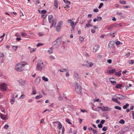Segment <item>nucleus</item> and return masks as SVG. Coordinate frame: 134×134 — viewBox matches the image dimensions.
Segmentation results:
<instances>
[{
	"instance_id": "36",
	"label": "nucleus",
	"mask_w": 134,
	"mask_h": 134,
	"mask_svg": "<svg viewBox=\"0 0 134 134\" xmlns=\"http://www.w3.org/2000/svg\"><path fill=\"white\" fill-rule=\"evenodd\" d=\"M15 100L14 99V97L13 99H11L10 102L12 104H13L14 103Z\"/></svg>"
},
{
	"instance_id": "14",
	"label": "nucleus",
	"mask_w": 134,
	"mask_h": 134,
	"mask_svg": "<svg viewBox=\"0 0 134 134\" xmlns=\"http://www.w3.org/2000/svg\"><path fill=\"white\" fill-rule=\"evenodd\" d=\"M114 79L115 80V79L113 77L110 78L109 79L110 81L111 82V83L112 84H113V85H115L116 84V81H111L112 80H114Z\"/></svg>"
},
{
	"instance_id": "25",
	"label": "nucleus",
	"mask_w": 134,
	"mask_h": 134,
	"mask_svg": "<svg viewBox=\"0 0 134 134\" xmlns=\"http://www.w3.org/2000/svg\"><path fill=\"white\" fill-rule=\"evenodd\" d=\"M93 26L92 25L90 24L89 23H88L86 24V25L85 26V28H89L90 27Z\"/></svg>"
},
{
	"instance_id": "62",
	"label": "nucleus",
	"mask_w": 134,
	"mask_h": 134,
	"mask_svg": "<svg viewBox=\"0 0 134 134\" xmlns=\"http://www.w3.org/2000/svg\"><path fill=\"white\" fill-rule=\"evenodd\" d=\"M64 130H65V129L64 127H63L62 129V132L61 134H63L64 132Z\"/></svg>"
},
{
	"instance_id": "34",
	"label": "nucleus",
	"mask_w": 134,
	"mask_h": 134,
	"mask_svg": "<svg viewBox=\"0 0 134 134\" xmlns=\"http://www.w3.org/2000/svg\"><path fill=\"white\" fill-rule=\"evenodd\" d=\"M66 121L68 123V124H71V123L70 122V120L69 119H68V118H66Z\"/></svg>"
},
{
	"instance_id": "3",
	"label": "nucleus",
	"mask_w": 134,
	"mask_h": 134,
	"mask_svg": "<svg viewBox=\"0 0 134 134\" xmlns=\"http://www.w3.org/2000/svg\"><path fill=\"white\" fill-rule=\"evenodd\" d=\"M62 41V40L61 37H59L58 38L57 40L53 42L52 46L55 47L56 48H58L60 46Z\"/></svg>"
},
{
	"instance_id": "35",
	"label": "nucleus",
	"mask_w": 134,
	"mask_h": 134,
	"mask_svg": "<svg viewBox=\"0 0 134 134\" xmlns=\"http://www.w3.org/2000/svg\"><path fill=\"white\" fill-rule=\"evenodd\" d=\"M42 97V96L41 95L37 96L35 97V99H38Z\"/></svg>"
},
{
	"instance_id": "29",
	"label": "nucleus",
	"mask_w": 134,
	"mask_h": 134,
	"mask_svg": "<svg viewBox=\"0 0 134 134\" xmlns=\"http://www.w3.org/2000/svg\"><path fill=\"white\" fill-rule=\"evenodd\" d=\"M129 104L128 103H126L125 105H124L123 107V108L124 109H126L127 108V107L129 106Z\"/></svg>"
},
{
	"instance_id": "15",
	"label": "nucleus",
	"mask_w": 134,
	"mask_h": 134,
	"mask_svg": "<svg viewBox=\"0 0 134 134\" xmlns=\"http://www.w3.org/2000/svg\"><path fill=\"white\" fill-rule=\"evenodd\" d=\"M119 99L120 100H123L126 99L127 98V96H123L122 95L119 94Z\"/></svg>"
},
{
	"instance_id": "61",
	"label": "nucleus",
	"mask_w": 134,
	"mask_h": 134,
	"mask_svg": "<svg viewBox=\"0 0 134 134\" xmlns=\"http://www.w3.org/2000/svg\"><path fill=\"white\" fill-rule=\"evenodd\" d=\"M129 64H133V60H131L129 61Z\"/></svg>"
},
{
	"instance_id": "55",
	"label": "nucleus",
	"mask_w": 134,
	"mask_h": 134,
	"mask_svg": "<svg viewBox=\"0 0 134 134\" xmlns=\"http://www.w3.org/2000/svg\"><path fill=\"white\" fill-rule=\"evenodd\" d=\"M67 71H68L67 73L66 74V76H69L70 74L69 73V70L68 69Z\"/></svg>"
},
{
	"instance_id": "31",
	"label": "nucleus",
	"mask_w": 134,
	"mask_h": 134,
	"mask_svg": "<svg viewBox=\"0 0 134 134\" xmlns=\"http://www.w3.org/2000/svg\"><path fill=\"white\" fill-rule=\"evenodd\" d=\"M114 108L117 109H118L119 110H121V108L118 106H115L114 107Z\"/></svg>"
},
{
	"instance_id": "45",
	"label": "nucleus",
	"mask_w": 134,
	"mask_h": 134,
	"mask_svg": "<svg viewBox=\"0 0 134 134\" xmlns=\"http://www.w3.org/2000/svg\"><path fill=\"white\" fill-rule=\"evenodd\" d=\"M112 100L113 101L116 102L118 100L117 99V98H112Z\"/></svg>"
},
{
	"instance_id": "42",
	"label": "nucleus",
	"mask_w": 134,
	"mask_h": 134,
	"mask_svg": "<svg viewBox=\"0 0 134 134\" xmlns=\"http://www.w3.org/2000/svg\"><path fill=\"white\" fill-rule=\"evenodd\" d=\"M103 5V3H100L99 6L98 7V8L99 9H100L101 8V7H102V6Z\"/></svg>"
},
{
	"instance_id": "58",
	"label": "nucleus",
	"mask_w": 134,
	"mask_h": 134,
	"mask_svg": "<svg viewBox=\"0 0 134 134\" xmlns=\"http://www.w3.org/2000/svg\"><path fill=\"white\" fill-rule=\"evenodd\" d=\"M107 62L108 63L111 64L112 62V60L111 59H109L107 60Z\"/></svg>"
},
{
	"instance_id": "63",
	"label": "nucleus",
	"mask_w": 134,
	"mask_h": 134,
	"mask_svg": "<svg viewBox=\"0 0 134 134\" xmlns=\"http://www.w3.org/2000/svg\"><path fill=\"white\" fill-rule=\"evenodd\" d=\"M99 11L98 9H93V12H97Z\"/></svg>"
},
{
	"instance_id": "7",
	"label": "nucleus",
	"mask_w": 134,
	"mask_h": 134,
	"mask_svg": "<svg viewBox=\"0 0 134 134\" xmlns=\"http://www.w3.org/2000/svg\"><path fill=\"white\" fill-rule=\"evenodd\" d=\"M131 126L129 125L128 126H125L121 130V132H126L128 131L129 130H130L131 129Z\"/></svg>"
},
{
	"instance_id": "11",
	"label": "nucleus",
	"mask_w": 134,
	"mask_h": 134,
	"mask_svg": "<svg viewBox=\"0 0 134 134\" xmlns=\"http://www.w3.org/2000/svg\"><path fill=\"white\" fill-rule=\"evenodd\" d=\"M99 47V46L98 44L96 45H94L93 47V52L94 53H96L98 49V48Z\"/></svg>"
},
{
	"instance_id": "10",
	"label": "nucleus",
	"mask_w": 134,
	"mask_h": 134,
	"mask_svg": "<svg viewBox=\"0 0 134 134\" xmlns=\"http://www.w3.org/2000/svg\"><path fill=\"white\" fill-rule=\"evenodd\" d=\"M93 63L92 62H90L88 64H82V66H87L88 68L91 67L93 65Z\"/></svg>"
},
{
	"instance_id": "54",
	"label": "nucleus",
	"mask_w": 134,
	"mask_h": 134,
	"mask_svg": "<svg viewBox=\"0 0 134 134\" xmlns=\"http://www.w3.org/2000/svg\"><path fill=\"white\" fill-rule=\"evenodd\" d=\"M17 46H13V49H14L15 51H16L17 48Z\"/></svg>"
},
{
	"instance_id": "48",
	"label": "nucleus",
	"mask_w": 134,
	"mask_h": 134,
	"mask_svg": "<svg viewBox=\"0 0 134 134\" xmlns=\"http://www.w3.org/2000/svg\"><path fill=\"white\" fill-rule=\"evenodd\" d=\"M97 21H100L102 19V18L101 17H98V16H97Z\"/></svg>"
},
{
	"instance_id": "43",
	"label": "nucleus",
	"mask_w": 134,
	"mask_h": 134,
	"mask_svg": "<svg viewBox=\"0 0 134 134\" xmlns=\"http://www.w3.org/2000/svg\"><path fill=\"white\" fill-rule=\"evenodd\" d=\"M93 132L94 134H97L98 133L97 131L96 130H93Z\"/></svg>"
},
{
	"instance_id": "8",
	"label": "nucleus",
	"mask_w": 134,
	"mask_h": 134,
	"mask_svg": "<svg viewBox=\"0 0 134 134\" xmlns=\"http://www.w3.org/2000/svg\"><path fill=\"white\" fill-rule=\"evenodd\" d=\"M19 83V85L21 86H24L25 85V81L24 80H23L21 79L17 81Z\"/></svg>"
},
{
	"instance_id": "2",
	"label": "nucleus",
	"mask_w": 134,
	"mask_h": 134,
	"mask_svg": "<svg viewBox=\"0 0 134 134\" xmlns=\"http://www.w3.org/2000/svg\"><path fill=\"white\" fill-rule=\"evenodd\" d=\"M48 20L49 23H52L50 28L51 29L53 27H55L57 22V20L55 19H54L53 16L52 15H48Z\"/></svg>"
},
{
	"instance_id": "59",
	"label": "nucleus",
	"mask_w": 134,
	"mask_h": 134,
	"mask_svg": "<svg viewBox=\"0 0 134 134\" xmlns=\"http://www.w3.org/2000/svg\"><path fill=\"white\" fill-rule=\"evenodd\" d=\"M98 126L99 128H101L103 127V125L100 124H99L98 125Z\"/></svg>"
},
{
	"instance_id": "4",
	"label": "nucleus",
	"mask_w": 134,
	"mask_h": 134,
	"mask_svg": "<svg viewBox=\"0 0 134 134\" xmlns=\"http://www.w3.org/2000/svg\"><path fill=\"white\" fill-rule=\"evenodd\" d=\"M45 66L43 62L41 61H38L36 66V69L38 70L41 71L44 68Z\"/></svg>"
},
{
	"instance_id": "53",
	"label": "nucleus",
	"mask_w": 134,
	"mask_h": 134,
	"mask_svg": "<svg viewBox=\"0 0 134 134\" xmlns=\"http://www.w3.org/2000/svg\"><path fill=\"white\" fill-rule=\"evenodd\" d=\"M58 100L60 101H61L63 100V98L62 97H61L60 96H59L58 98Z\"/></svg>"
},
{
	"instance_id": "9",
	"label": "nucleus",
	"mask_w": 134,
	"mask_h": 134,
	"mask_svg": "<svg viewBox=\"0 0 134 134\" xmlns=\"http://www.w3.org/2000/svg\"><path fill=\"white\" fill-rule=\"evenodd\" d=\"M8 116L7 114L4 115L0 113V117L1 118L4 120H6L7 119V118Z\"/></svg>"
},
{
	"instance_id": "32",
	"label": "nucleus",
	"mask_w": 134,
	"mask_h": 134,
	"mask_svg": "<svg viewBox=\"0 0 134 134\" xmlns=\"http://www.w3.org/2000/svg\"><path fill=\"white\" fill-rule=\"evenodd\" d=\"M125 122L124 120L123 119H121L120 120V121H119V123H120L121 124H123L125 123Z\"/></svg>"
},
{
	"instance_id": "41",
	"label": "nucleus",
	"mask_w": 134,
	"mask_h": 134,
	"mask_svg": "<svg viewBox=\"0 0 134 134\" xmlns=\"http://www.w3.org/2000/svg\"><path fill=\"white\" fill-rule=\"evenodd\" d=\"M111 25V26L112 27H113L116 26L117 25H118V24L116 23H115L114 24H112Z\"/></svg>"
},
{
	"instance_id": "52",
	"label": "nucleus",
	"mask_w": 134,
	"mask_h": 134,
	"mask_svg": "<svg viewBox=\"0 0 134 134\" xmlns=\"http://www.w3.org/2000/svg\"><path fill=\"white\" fill-rule=\"evenodd\" d=\"M105 122V120H102L100 122V124L102 125Z\"/></svg>"
},
{
	"instance_id": "1",
	"label": "nucleus",
	"mask_w": 134,
	"mask_h": 134,
	"mask_svg": "<svg viewBox=\"0 0 134 134\" xmlns=\"http://www.w3.org/2000/svg\"><path fill=\"white\" fill-rule=\"evenodd\" d=\"M27 63L26 62H22L17 64L15 66V69L17 71H21L24 69V67Z\"/></svg>"
},
{
	"instance_id": "37",
	"label": "nucleus",
	"mask_w": 134,
	"mask_h": 134,
	"mask_svg": "<svg viewBox=\"0 0 134 134\" xmlns=\"http://www.w3.org/2000/svg\"><path fill=\"white\" fill-rule=\"evenodd\" d=\"M47 12V11L45 10H43L41 11V14H44L46 13Z\"/></svg>"
},
{
	"instance_id": "17",
	"label": "nucleus",
	"mask_w": 134,
	"mask_h": 134,
	"mask_svg": "<svg viewBox=\"0 0 134 134\" xmlns=\"http://www.w3.org/2000/svg\"><path fill=\"white\" fill-rule=\"evenodd\" d=\"M76 91V92L79 93V94H81V93L82 91V88H76L75 89Z\"/></svg>"
},
{
	"instance_id": "12",
	"label": "nucleus",
	"mask_w": 134,
	"mask_h": 134,
	"mask_svg": "<svg viewBox=\"0 0 134 134\" xmlns=\"http://www.w3.org/2000/svg\"><path fill=\"white\" fill-rule=\"evenodd\" d=\"M115 42L114 41H110L108 44V46L109 47L111 48L115 44Z\"/></svg>"
},
{
	"instance_id": "46",
	"label": "nucleus",
	"mask_w": 134,
	"mask_h": 134,
	"mask_svg": "<svg viewBox=\"0 0 134 134\" xmlns=\"http://www.w3.org/2000/svg\"><path fill=\"white\" fill-rule=\"evenodd\" d=\"M79 40L80 41H83L84 38L83 37H81V36H80L79 37Z\"/></svg>"
},
{
	"instance_id": "38",
	"label": "nucleus",
	"mask_w": 134,
	"mask_h": 134,
	"mask_svg": "<svg viewBox=\"0 0 134 134\" xmlns=\"http://www.w3.org/2000/svg\"><path fill=\"white\" fill-rule=\"evenodd\" d=\"M107 129V126L104 127L102 129V130L103 131H106Z\"/></svg>"
},
{
	"instance_id": "57",
	"label": "nucleus",
	"mask_w": 134,
	"mask_h": 134,
	"mask_svg": "<svg viewBox=\"0 0 134 134\" xmlns=\"http://www.w3.org/2000/svg\"><path fill=\"white\" fill-rule=\"evenodd\" d=\"M43 45V44L42 43H38L37 44L36 46L37 47H39L40 46L42 45Z\"/></svg>"
},
{
	"instance_id": "60",
	"label": "nucleus",
	"mask_w": 134,
	"mask_h": 134,
	"mask_svg": "<svg viewBox=\"0 0 134 134\" xmlns=\"http://www.w3.org/2000/svg\"><path fill=\"white\" fill-rule=\"evenodd\" d=\"M49 57L52 59H55L54 57L52 55H50L49 56Z\"/></svg>"
},
{
	"instance_id": "24",
	"label": "nucleus",
	"mask_w": 134,
	"mask_h": 134,
	"mask_svg": "<svg viewBox=\"0 0 134 134\" xmlns=\"http://www.w3.org/2000/svg\"><path fill=\"white\" fill-rule=\"evenodd\" d=\"M59 124L58 125V127L59 130H61L62 128V125L60 122H59Z\"/></svg>"
},
{
	"instance_id": "39",
	"label": "nucleus",
	"mask_w": 134,
	"mask_h": 134,
	"mask_svg": "<svg viewBox=\"0 0 134 134\" xmlns=\"http://www.w3.org/2000/svg\"><path fill=\"white\" fill-rule=\"evenodd\" d=\"M113 27L111 26V25H109L108 26L107 29L108 30H110L112 29Z\"/></svg>"
},
{
	"instance_id": "28",
	"label": "nucleus",
	"mask_w": 134,
	"mask_h": 134,
	"mask_svg": "<svg viewBox=\"0 0 134 134\" xmlns=\"http://www.w3.org/2000/svg\"><path fill=\"white\" fill-rule=\"evenodd\" d=\"M42 79L43 80L47 82L48 81V79L47 77H45L44 76L42 77Z\"/></svg>"
},
{
	"instance_id": "19",
	"label": "nucleus",
	"mask_w": 134,
	"mask_h": 134,
	"mask_svg": "<svg viewBox=\"0 0 134 134\" xmlns=\"http://www.w3.org/2000/svg\"><path fill=\"white\" fill-rule=\"evenodd\" d=\"M32 92L31 93L32 94L35 95L36 94V91L35 88L34 87H32Z\"/></svg>"
},
{
	"instance_id": "20",
	"label": "nucleus",
	"mask_w": 134,
	"mask_h": 134,
	"mask_svg": "<svg viewBox=\"0 0 134 134\" xmlns=\"http://www.w3.org/2000/svg\"><path fill=\"white\" fill-rule=\"evenodd\" d=\"M53 47H51L48 50V52L49 54H51L53 52Z\"/></svg>"
},
{
	"instance_id": "26",
	"label": "nucleus",
	"mask_w": 134,
	"mask_h": 134,
	"mask_svg": "<svg viewBox=\"0 0 134 134\" xmlns=\"http://www.w3.org/2000/svg\"><path fill=\"white\" fill-rule=\"evenodd\" d=\"M63 24V21H60L58 23V24L57 26L58 27H62L61 25Z\"/></svg>"
},
{
	"instance_id": "5",
	"label": "nucleus",
	"mask_w": 134,
	"mask_h": 134,
	"mask_svg": "<svg viewBox=\"0 0 134 134\" xmlns=\"http://www.w3.org/2000/svg\"><path fill=\"white\" fill-rule=\"evenodd\" d=\"M98 109H101V110L104 111H110L112 109L111 108L108 107L103 106L102 107H98Z\"/></svg>"
},
{
	"instance_id": "6",
	"label": "nucleus",
	"mask_w": 134,
	"mask_h": 134,
	"mask_svg": "<svg viewBox=\"0 0 134 134\" xmlns=\"http://www.w3.org/2000/svg\"><path fill=\"white\" fill-rule=\"evenodd\" d=\"M0 88L3 91H5L7 90V85L5 83L2 84L0 85Z\"/></svg>"
},
{
	"instance_id": "23",
	"label": "nucleus",
	"mask_w": 134,
	"mask_h": 134,
	"mask_svg": "<svg viewBox=\"0 0 134 134\" xmlns=\"http://www.w3.org/2000/svg\"><path fill=\"white\" fill-rule=\"evenodd\" d=\"M61 28L62 27H58L57 26L56 27V30L57 32H59L61 31Z\"/></svg>"
},
{
	"instance_id": "13",
	"label": "nucleus",
	"mask_w": 134,
	"mask_h": 134,
	"mask_svg": "<svg viewBox=\"0 0 134 134\" xmlns=\"http://www.w3.org/2000/svg\"><path fill=\"white\" fill-rule=\"evenodd\" d=\"M75 89L77 88H82V87L81 86L79 85V83L76 82H75Z\"/></svg>"
},
{
	"instance_id": "16",
	"label": "nucleus",
	"mask_w": 134,
	"mask_h": 134,
	"mask_svg": "<svg viewBox=\"0 0 134 134\" xmlns=\"http://www.w3.org/2000/svg\"><path fill=\"white\" fill-rule=\"evenodd\" d=\"M116 70L115 69H111L110 70H108V71L107 73L109 74H113L115 72Z\"/></svg>"
},
{
	"instance_id": "51",
	"label": "nucleus",
	"mask_w": 134,
	"mask_h": 134,
	"mask_svg": "<svg viewBox=\"0 0 134 134\" xmlns=\"http://www.w3.org/2000/svg\"><path fill=\"white\" fill-rule=\"evenodd\" d=\"M27 35V34L26 33L22 32L21 35L23 36H25Z\"/></svg>"
},
{
	"instance_id": "21",
	"label": "nucleus",
	"mask_w": 134,
	"mask_h": 134,
	"mask_svg": "<svg viewBox=\"0 0 134 134\" xmlns=\"http://www.w3.org/2000/svg\"><path fill=\"white\" fill-rule=\"evenodd\" d=\"M123 85L122 84H118L115 86V88H120L121 87H122Z\"/></svg>"
},
{
	"instance_id": "44",
	"label": "nucleus",
	"mask_w": 134,
	"mask_h": 134,
	"mask_svg": "<svg viewBox=\"0 0 134 134\" xmlns=\"http://www.w3.org/2000/svg\"><path fill=\"white\" fill-rule=\"evenodd\" d=\"M74 75L76 78H79V75L77 73L75 72L74 74Z\"/></svg>"
},
{
	"instance_id": "64",
	"label": "nucleus",
	"mask_w": 134,
	"mask_h": 134,
	"mask_svg": "<svg viewBox=\"0 0 134 134\" xmlns=\"http://www.w3.org/2000/svg\"><path fill=\"white\" fill-rule=\"evenodd\" d=\"M4 56V54L1 53V52H0V57H3Z\"/></svg>"
},
{
	"instance_id": "30",
	"label": "nucleus",
	"mask_w": 134,
	"mask_h": 134,
	"mask_svg": "<svg viewBox=\"0 0 134 134\" xmlns=\"http://www.w3.org/2000/svg\"><path fill=\"white\" fill-rule=\"evenodd\" d=\"M58 3L57 1H55L54 2V5L56 7V8H58Z\"/></svg>"
},
{
	"instance_id": "33",
	"label": "nucleus",
	"mask_w": 134,
	"mask_h": 134,
	"mask_svg": "<svg viewBox=\"0 0 134 134\" xmlns=\"http://www.w3.org/2000/svg\"><path fill=\"white\" fill-rule=\"evenodd\" d=\"M64 2L65 3L68 5H69L70 4V2L68 0H63Z\"/></svg>"
},
{
	"instance_id": "50",
	"label": "nucleus",
	"mask_w": 134,
	"mask_h": 134,
	"mask_svg": "<svg viewBox=\"0 0 134 134\" xmlns=\"http://www.w3.org/2000/svg\"><path fill=\"white\" fill-rule=\"evenodd\" d=\"M114 96L115 97H116V98H117V100L118 99H119V94H115Z\"/></svg>"
},
{
	"instance_id": "56",
	"label": "nucleus",
	"mask_w": 134,
	"mask_h": 134,
	"mask_svg": "<svg viewBox=\"0 0 134 134\" xmlns=\"http://www.w3.org/2000/svg\"><path fill=\"white\" fill-rule=\"evenodd\" d=\"M102 57V55H101L100 54H98V55L97 56V58H100Z\"/></svg>"
},
{
	"instance_id": "40",
	"label": "nucleus",
	"mask_w": 134,
	"mask_h": 134,
	"mask_svg": "<svg viewBox=\"0 0 134 134\" xmlns=\"http://www.w3.org/2000/svg\"><path fill=\"white\" fill-rule=\"evenodd\" d=\"M119 2L120 3H121V4H125L126 3V2L125 1H120Z\"/></svg>"
},
{
	"instance_id": "49",
	"label": "nucleus",
	"mask_w": 134,
	"mask_h": 134,
	"mask_svg": "<svg viewBox=\"0 0 134 134\" xmlns=\"http://www.w3.org/2000/svg\"><path fill=\"white\" fill-rule=\"evenodd\" d=\"M9 125H5L4 126V128L6 129H8Z\"/></svg>"
},
{
	"instance_id": "27",
	"label": "nucleus",
	"mask_w": 134,
	"mask_h": 134,
	"mask_svg": "<svg viewBox=\"0 0 134 134\" xmlns=\"http://www.w3.org/2000/svg\"><path fill=\"white\" fill-rule=\"evenodd\" d=\"M68 69V68L60 69L59 70V71L61 72H63L64 71L67 72Z\"/></svg>"
},
{
	"instance_id": "22",
	"label": "nucleus",
	"mask_w": 134,
	"mask_h": 134,
	"mask_svg": "<svg viewBox=\"0 0 134 134\" xmlns=\"http://www.w3.org/2000/svg\"><path fill=\"white\" fill-rule=\"evenodd\" d=\"M121 71H120L118 72H115V75L117 76L118 77H120L121 75V74L120 73Z\"/></svg>"
},
{
	"instance_id": "47",
	"label": "nucleus",
	"mask_w": 134,
	"mask_h": 134,
	"mask_svg": "<svg viewBox=\"0 0 134 134\" xmlns=\"http://www.w3.org/2000/svg\"><path fill=\"white\" fill-rule=\"evenodd\" d=\"M70 25H71L72 26H75V25H74V22L73 21H71L70 22Z\"/></svg>"
},
{
	"instance_id": "18",
	"label": "nucleus",
	"mask_w": 134,
	"mask_h": 134,
	"mask_svg": "<svg viewBox=\"0 0 134 134\" xmlns=\"http://www.w3.org/2000/svg\"><path fill=\"white\" fill-rule=\"evenodd\" d=\"M29 49L30 51V53H31L35 51H36V49H32L30 47H29Z\"/></svg>"
}]
</instances>
